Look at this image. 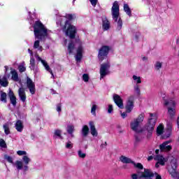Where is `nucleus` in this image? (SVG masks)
Returning <instances> with one entry per match:
<instances>
[{
    "label": "nucleus",
    "instance_id": "f257e3e1",
    "mask_svg": "<svg viewBox=\"0 0 179 179\" xmlns=\"http://www.w3.org/2000/svg\"><path fill=\"white\" fill-rule=\"evenodd\" d=\"M76 16L72 14H66L64 17H57V24H62V20H66L64 28L66 29L65 33L70 38H75V34H76V27L70 24L68 21L75 19Z\"/></svg>",
    "mask_w": 179,
    "mask_h": 179
},
{
    "label": "nucleus",
    "instance_id": "f03ea898",
    "mask_svg": "<svg viewBox=\"0 0 179 179\" xmlns=\"http://www.w3.org/2000/svg\"><path fill=\"white\" fill-rule=\"evenodd\" d=\"M35 38L38 40H45L46 37L50 36L51 31L47 29L40 21H37L34 26Z\"/></svg>",
    "mask_w": 179,
    "mask_h": 179
},
{
    "label": "nucleus",
    "instance_id": "7ed1b4c3",
    "mask_svg": "<svg viewBox=\"0 0 179 179\" xmlns=\"http://www.w3.org/2000/svg\"><path fill=\"white\" fill-rule=\"evenodd\" d=\"M82 41L78 38L76 40L75 43L71 42L68 46V51L69 54H72V52H73V50H75V46L78 47L77 54L76 55V60L77 62H79L80 61V59H82L83 54L84 52L83 46L82 45Z\"/></svg>",
    "mask_w": 179,
    "mask_h": 179
},
{
    "label": "nucleus",
    "instance_id": "20e7f679",
    "mask_svg": "<svg viewBox=\"0 0 179 179\" xmlns=\"http://www.w3.org/2000/svg\"><path fill=\"white\" fill-rule=\"evenodd\" d=\"M111 14L113 20L117 23V29L121 30L122 27V20L120 16V4L118 3V1H115L113 3Z\"/></svg>",
    "mask_w": 179,
    "mask_h": 179
},
{
    "label": "nucleus",
    "instance_id": "39448f33",
    "mask_svg": "<svg viewBox=\"0 0 179 179\" xmlns=\"http://www.w3.org/2000/svg\"><path fill=\"white\" fill-rule=\"evenodd\" d=\"M143 120H145V116L143 115H140L137 118L134 119L130 122V127L132 131L139 134V132H142V129L141 128V124L143 122Z\"/></svg>",
    "mask_w": 179,
    "mask_h": 179
},
{
    "label": "nucleus",
    "instance_id": "423d86ee",
    "mask_svg": "<svg viewBox=\"0 0 179 179\" xmlns=\"http://www.w3.org/2000/svg\"><path fill=\"white\" fill-rule=\"evenodd\" d=\"M157 120V116H156V114L150 113V117L145 125V129L148 132H152L153 129H155Z\"/></svg>",
    "mask_w": 179,
    "mask_h": 179
},
{
    "label": "nucleus",
    "instance_id": "0eeeda50",
    "mask_svg": "<svg viewBox=\"0 0 179 179\" xmlns=\"http://www.w3.org/2000/svg\"><path fill=\"white\" fill-rule=\"evenodd\" d=\"M153 177V173L152 171L149 169H145L144 173H138V175L137 174H133L131 176L132 179H138V178H146V179H150Z\"/></svg>",
    "mask_w": 179,
    "mask_h": 179
},
{
    "label": "nucleus",
    "instance_id": "6e6552de",
    "mask_svg": "<svg viewBox=\"0 0 179 179\" xmlns=\"http://www.w3.org/2000/svg\"><path fill=\"white\" fill-rule=\"evenodd\" d=\"M108 69H110V63L107 62L106 64H103L101 65V68H100V79H103V78H105V76H107V75H108V73H110V71H108Z\"/></svg>",
    "mask_w": 179,
    "mask_h": 179
},
{
    "label": "nucleus",
    "instance_id": "1a4fd4ad",
    "mask_svg": "<svg viewBox=\"0 0 179 179\" xmlns=\"http://www.w3.org/2000/svg\"><path fill=\"white\" fill-rule=\"evenodd\" d=\"M171 143V141H167L159 145L161 152H170L173 149Z\"/></svg>",
    "mask_w": 179,
    "mask_h": 179
},
{
    "label": "nucleus",
    "instance_id": "9d476101",
    "mask_svg": "<svg viewBox=\"0 0 179 179\" xmlns=\"http://www.w3.org/2000/svg\"><path fill=\"white\" fill-rule=\"evenodd\" d=\"M110 50V48L108 46H103L99 52V59L101 61H103L104 59V57H107V54H108V51Z\"/></svg>",
    "mask_w": 179,
    "mask_h": 179
},
{
    "label": "nucleus",
    "instance_id": "9b49d317",
    "mask_svg": "<svg viewBox=\"0 0 179 179\" xmlns=\"http://www.w3.org/2000/svg\"><path fill=\"white\" fill-rule=\"evenodd\" d=\"M5 75L4 76L1 78L0 77V85L1 86H3V87H6V86H8V85H9V83L8 82V78H10V75H8L6 74V72H8V66H5Z\"/></svg>",
    "mask_w": 179,
    "mask_h": 179
},
{
    "label": "nucleus",
    "instance_id": "f8f14e48",
    "mask_svg": "<svg viewBox=\"0 0 179 179\" xmlns=\"http://www.w3.org/2000/svg\"><path fill=\"white\" fill-rule=\"evenodd\" d=\"M134 100H135V97L134 96H130L128 98L127 105H126L127 113H131V111L134 110Z\"/></svg>",
    "mask_w": 179,
    "mask_h": 179
},
{
    "label": "nucleus",
    "instance_id": "ddd939ff",
    "mask_svg": "<svg viewBox=\"0 0 179 179\" xmlns=\"http://www.w3.org/2000/svg\"><path fill=\"white\" fill-rule=\"evenodd\" d=\"M35 57L38 61H41V62L42 65H43L46 71H48V72H49L52 75V78H54V73H52V71L50 68V66H48V64L47 63V62H45V60H43L41 59V57H39L38 55H36Z\"/></svg>",
    "mask_w": 179,
    "mask_h": 179
},
{
    "label": "nucleus",
    "instance_id": "4468645a",
    "mask_svg": "<svg viewBox=\"0 0 179 179\" xmlns=\"http://www.w3.org/2000/svg\"><path fill=\"white\" fill-rule=\"evenodd\" d=\"M27 85L31 94H34L36 93V85L29 77L27 78Z\"/></svg>",
    "mask_w": 179,
    "mask_h": 179
},
{
    "label": "nucleus",
    "instance_id": "2eb2a0df",
    "mask_svg": "<svg viewBox=\"0 0 179 179\" xmlns=\"http://www.w3.org/2000/svg\"><path fill=\"white\" fill-rule=\"evenodd\" d=\"M170 176L173 175V173L177 172V159H173L171 161V166L168 168Z\"/></svg>",
    "mask_w": 179,
    "mask_h": 179
},
{
    "label": "nucleus",
    "instance_id": "dca6fc26",
    "mask_svg": "<svg viewBox=\"0 0 179 179\" xmlns=\"http://www.w3.org/2000/svg\"><path fill=\"white\" fill-rule=\"evenodd\" d=\"M28 52L30 54V66L29 68L31 71L34 72H37V67L36 66V62L34 60V57H33V51L31 50L28 49Z\"/></svg>",
    "mask_w": 179,
    "mask_h": 179
},
{
    "label": "nucleus",
    "instance_id": "f3484780",
    "mask_svg": "<svg viewBox=\"0 0 179 179\" xmlns=\"http://www.w3.org/2000/svg\"><path fill=\"white\" fill-rule=\"evenodd\" d=\"M113 100L115 104L119 107V108H124V103L122 101V98L118 94L113 95Z\"/></svg>",
    "mask_w": 179,
    "mask_h": 179
},
{
    "label": "nucleus",
    "instance_id": "a211bd4d",
    "mask_svg": "<svg viewBox=\"0 0 179 179\" xmlns=\"http://www.w3.org/2000/svg\"><path fill=\"white\" fill-rule=\"evenodd\" d=\"M154 159L155 160L158 162L161 166H164V164L169 160L168 158H164L163 155H157Z\"/></svg>",
    "mask_w": 179,
    "mask_h": 179
},
{
    "label": "nucleus",
    "instance_id": "6ab92c4d",
    "mask_svg": "<svg viewBox=\"0 0 179 179\" xmlns=\"http://www.w3.org/2000/svg\"><path fill=\"white\" fill-rule=\"evenodd\" d=\"M91 134L92 136H97L99 135V133L97 132V130L96 129V126H94V122L90 121L89 122Z\"/></svg>",
    "mask_w": 179,
    "mask_h": 179
},
{
    "label": "nucleus",
    "instance_id": "aec40b11",
    "mask_svg": "<svg viewBox=\"0 0 179 179\" xmlns=\"http://www.w3.org/2000/svg\"><path fill=\"white\" fill-rule=\"evenodd\" d=\"M18 96L22 103L26 101V92H24V88L21 87L18 90Z\"/></svg>",
    "mask_w": 179,
    "mask_h": 179
},
{
    "label": "nucleus",
    "instance_id": "412c9836",
    "mask_svg": "<svg viewBox=\"0 0 179 179\" xmlns=\"http://www.w3.org/2000/svg\"><path fill=\"white\" fill-rule=\"evenodd\" d=\"M22 163H24V171H27L29 170V166H27V165L31 162V159H30L27 155H24L22 157Z\"/></svg>",
    "mask_w": 179,
    "mask_h": 179
},
{
    "label": "nucleus",
    "instance_id": "4be33fe9",
    "mask_svg": "<svg viewBox=\"0 0 179 179\" xmlns=\"http://www.w3.org/2000/svg\"><path fill=\"white\" fill-rule=\"evenodd\" d=\"M8 97H10V101L13 106H16V96H15V94L13 93V91L12 90H9L8 92Z\"/></svg>",
    "mask_w": 179,
    "mask_h": 179
},
{
    "label": "nucleus",
    "instance_id": "5701e85b",
    "mask_svg": "<svg viewBox=\"0 0 179 179\" xmlns=\"http://www.w3.org/2000/svg\"><path fill=\"white\" fill-rule=\"evenodd\" d=\"M10 75L12 80H14V82H19V74H17L16 70L10 69Z\"/></svg>",
    "mask_w": 179,
    "mask_h": 179
},
{
    "label": "nucleus",
    "instance_id": "b1692460",
    "mask_svg": "<svg viewBox=\"0 0 179 179\" xmlns=\"http://www.w3.org/2000/svg\"><path fill=\"white\" fill-rule=\"evenodd\" d=\"M13 164L15 166L17 170H24V165H23V162L17 160Z\"/></svg>",
    "mask_w": 179,
    "mask_h": 179
},
{
    "label": "nucleus",
    "instance_id": "393cba45",
    "mask_svg": "<svg viewBox=\"0 0 179 179\" xmlns=\"http://www.w3.org/2000/svg\"><path fill=\"white\" fill-rule=\"evenodd\" d=\"M15 129L17 132H22L23 131V122L20 120L17 121L15 123Z\"/></svg>",
    "mask_w": 179,
    "mask_h": 179
},
{
    "label": "nucleus",
    "instance_id": "a878e982",
    "mask_svg": "<svg viewBox=\"0 0 179 179\" xmlns=\"http://www.w3.org/2000/svg\"><path fill=\"white\" fill-rule=\"evenodd\" d=\"M66 131L69 135H71V138H73V132H75V127L73 125H68L66 128Z\"/></svg>",
    "mask_w": 179,
    "mask_h": 179
},
{
    "label": "nucleus",
    "instance_id": "bb28decb",
    "mask_svg": "<svg viewBox=\"0 0 179 179\" xmlns=\"http://www.w3.org/2000/svg\"><path fill=\"white\" fill-rule=\"evenodd\" d=\"M120 162H122V163H125V164H128V163H134V162H132V160L124 155H122L120 158Z\"/></svg>",
    "mask_w": 179,
    "mask_h": 179
},
{
    "label": "nucleus",
    "instance_id": "cd10ccee",
    "mask_svg": "<svg viewBox=\"0 0 179 179\" xmlns=\"http://www.w3.org/2000/svg\"><path fill=\"white\" fill-rule=\"evenodd\" d=\"M168 115H169L171 118H173V117L176 115V108L168 107Z\"/></svg>",
    "mask_w": 179,
    "mask_h": 179
},
{
    "label": "nucleus",
    "instance_id": "c85d7f7f",
    "mask_svg": "<svg viewBox=\"0 0 179 179\" xmlns=\"http://www.w3.org/2000/svg\"><path fill=\"white\" fill-rule=\"evenodd\" d=\"M163 103L164 106H169L170 104V101H169V96L166 95V94H163L162 95Z\"/></svg>",
    "mask_w": 179,
    "mask_h": 179
},
{
    "label": "nucleus",
    "instance_id": "c756f323",
    "mask_svg": "<svg viewBox=\"0 0 179 179\" xmlns=\"http://www.w3.org/2000/svg\"><path fill=\"white\" fill-rule=\"evenodd\" d=\"M164 132V126L163 124H160L157 128V135H162Z\"/></svg>",
    "mask_w": 179,
    "mask_h": 179
},
{
    "label": "nucleus",
    "instance_id": "7c9ffc66",
    "mask_svg": "<svg viewBox=\"0 0 179 179\" xmlns=\"http://www.w3.org/2000/svg\"><path fill=\"white\" fill-rule=\"evenodd\" d=\"M34 48H36L38 51H43V46L40 45V41L37 40L34 42Z\"/></svg>",
    "mask_w": 179,
    "mask_h": 179
},
{
    "label": "nucleus",
    "instance_id": "2f4dec72",
    "mask_svg": "<svg viewBox=\"0 0 179 179\" xmlns=\"http://www.w3.org/2000/svg\"><path fill=\"white\" fill-rule=\"evenodd\" d=\"M103 30H108L110 29V22L107 19L103 20Z\"/></svg>",
    "mask_w": 179,
    "mask_h": 179
},
{
    "label": "nucleus",
    "instance_id": "473e14b6",
    "mask_svg": "<svg viewBox=\"0 0 179 179\" xmlns=\"http://www.w3.org/2000/svg\"><path fill=\"white\" fill-rule=\"evenodd\" d=\"M6 93L1 91L0 92V101H2V103H6L7 100H6Z\"/></svg>",
    "mask_w": 179,
    "mask_h": 179
},
{
    "label": "nucleus",
    "instance_id": "72a5a7b5",
    "mask_svg": "<svg viewBox=\"0 0 179 179\" xmlns=\"http://www.w3.org/2000/svg\"><path fill=\"white\" fill-rule=\"evenodd\" d=\"M82 134L83 136H87L89 134V127L87 125H85L82 129Z\"/></svg>",
    "mask_w": 179,
    "mask_h": 179
},
{
    "label": "nucleus",
    "instance_id": "f704fd0d",
    "mask_svg": "<svg viewBox=\"0 0 179 179\" xmlns=\"http://www.w3.org/2000/svg\"><path fill=\"white\" fill-rule=\"evenodd\" d=\"M133 80L134 82V83H142V79L141 78L140 76H137L136 75L133 76Z\"/></svg>",
    "mask_w": 179,
    "mask_h": 179
},
{
    "label": "nucleus",
    "instance_id": "c9c22d12",
    "mask_svg": "<svg viewBox=\"0 0 179 179\" xmlns=\"http://www.w3.org/2000/svg\"><path fill=\"white\" fill-rule=\"evenodd\" d=\"M3 129L6 135H9V134H10V131L9 130V123H6L3 125Z\"/></svg>",
    "mask_w": 179,
    "mask_h": 179
},
{
    "label": "nucleus",
    "instance_id": "e433bc0d",
    "mask_svg": "<svg viewBox=\"0 0 179 179\" xmlns=\"http://www.w3.org/2000/svg\"><path fill=\"white\" fill-rule=\"evenodd\" d=\"M124 10L126 12L127 15L131 16V8H129L128 4H124Z\"/></svg>",
    "mask_w": 179,
    "mask_h": 179
},
{
    "label": "nucleus",
    "instance_id": "4c0bfd02",
    "mask_svg": "<svg viewBox=\"0 0 179 179\" xmlns=\"http://www.w3.org/2000/svg\"><path fill=\"white\" fill-rule=\"evenodd\" d=\"M65 148L66 149H73V144L72 143V141H68L65 143Z\"/></svg>",
    "mask_w": 179,
    "mask_h": 179
},
{
    "label": "nucleus",
    "instance_id": "58836bf2",
    "mask_svg": "<svg viewBox=\"0 0 179 179\" xmlns=\"http://www.w3.org/2000/svg\"><path fill=\"white\" fill-rule=\"evenodd\" d=\"M78 155L80 159H85V157H86V153L83 152L82 150L78 151Z\"/></svg>",
    "mask_w": 179,
    "mask_h": 179
},
{
    "label": "nucleus",
    "instance_id": "ea45409f",
    "mask_svg": "<svg viewBox=\"0 0 179 179\" xmlns=\"http://www.w3.org/2000/svg\"><path fill=\"white\" fill-rule=\"evenodd\" d=\"M62 134V131H61L60 129H56L55 131V136H58V138H60V139H62V136H61Z\"/></svg>",
    "mask_w": 179,
    "mask_h": 179
},
{
    "label": "nucleus",
    "instance_id": "a19ab883",
    "mask_svg": "<svg viewBox=\"0 0 179 179\" xmlns=\"http://www.w3.org/2000/svg\"><path fill=\"white\" fill-rule=\"evenodd\" d=\"M96 110H97V105L96 104H92V107L91 108V113L92 115H96Z\"/></svg>",
    "mask_w": 179,
    "mask_h": 179
},
{
    "label": "nucleus",
    "instance_id": "79ce46f5",
    "mask_svg": "<svg viewBox=\"0 0 179 179\" xmlns=\"http://www.w3.org/2000/svg\"><path fill=\"white\" fill-rule=\"evenodd\" d=\"M163 65V63L160 62H157L155 64V69L157 71H159V69H161L162 66Z\"/></svg>",
    "mask_w": 179,
    "mask_h": 179
},
{
    "label": "nucleus",
    "instance_id": "37998d69",
    "mask_svg": "<svg viewBox=\"0 0 179 179\" xmlns=\"http://www.w3.org/2000/svg\"><path fill=\"white\" fill-rule=\"evenodd\" d=\"M4 159H5V160H7V162H8V163L13 164V158L12 157L6 155H4Z\"/></svg>",
    "mask_w": 179,
    "mask_h": 179
},
{
    "label": "nucleus",
    "instance_id": "c03bdc74",
    "mask_svg": "<svg viewBox=\"0 0 179 179\" xmlns=\"http://www.w3.org/2000/svg\"><path fill=\"white\" fill-rule=\"evenodd\" d=\"M132 164H134V167H136V169H139L140 170L143 169V165H142V164L135 163V162H133Z\"/></svg>",
    "mask_w": 179,
    "mask_h": 179
},
{
    "label": "nucleus",
    "instance_id": "a18cd8bd",
    "mask_svg": "<svg viewBox=\"0 0 179 179\" xmlns=\"http://www.w3.org/2000/svg\"><path fill=\"white\" fill-rule=\"evenodd\" d=\"M170 136H171V130L169 129L166 131V134H164L162 138H163V139H167V138H170Z\"/></svg>",
    "mask_w": 179,
    "mask_h": 179
},
{
    "label": "nucleus",
    "instance_id": "49530a36",
    "mask_svg": "<svg viewBox=\"0 0 179 179\" xmlns=\"http://www.w3.org/2000/svg\"><path fill=\"white\" fill-rule=\"evenodd\" d=\"M20 72H24L26 71V66H24V62L18 66Z\"/></svg>",
    "mask_w": 179,
    "mask_h": 179
},
{
    "label": "nucleus",
    "instance_id": "de8ad7c7",
    "mask_svg": "<svg viewBox=\"0 0 179 179\" xmlns=\"http://www.w3.org/2000/svg\"><path fill=\"white\" fill-rule=\"evenodd\" d=\"M17 155H18V156H27V152L23 150H18L17 152Z\"/></svg>",
    "mask_w": 179,
    "mask_h": 179
},
{
    "label": "nucleus",
    "instance_id": "09e8293b",
    "mask_svg": "<svg viewBox=\"0 0 179 179\" xmlns=\"http://www.w3.org/2000/svg\"><path fill=\"white\" fill-rule=\"evenodd\" d=\"M83 80L84 82H89V74L85 73L83 75Z\"/></svg>",
    "mask_w": 179,
    "mask_h": 179
},
{
    "label": "nucleus",
    "instance_id": "8fccbe9b",
    "mask_svg": "<svg viewBox=\"0 0 179 179\" xmlns=\"http://www.w3.org/2000/svg\"><path fill=\"white\" fill-rule=\"evenodd\" d=\"M0 147L1 148H6V143L3 139L0 140Z\"/></svg>",
    "mask_w": 179,
    "mask_h": 179
},
{
    "label": "nucleus",
    "instance_id": "3c124183",
    "mask_svg": "<svg viewBox=\"0 0 179 179\" xmlns=\"http://www.w3.org/2000/svg\"><path fill=\"white\" fill-rule=\"evenodd\" d=\"M113 110L114 109L113 108V105H108V114H111V113H113Z\"/></svg>",
    "mask_w": 179,
    "mask_h": 179
},
{
    "label": "nucleus",
    "instance_id": "603ef678",
    "mask_svg": "<svg viewBox=\"0 0 179 179\" xmlns=\"http://www.w3.org/2000/svg\"><path fill=\"white\" fill-rule=\"evenodd\" d=\"M134 90H135V92H136V93L137 94H141V90L139 89V86L136 85V86L134 87Z\"/></svg>",
    "mask_w": 179,
    "mask_h": 179
},
{
    "label": "nucleus",
    "instance_id": "864d4df0",
    "mask_svg": "<svg viewBox=\"0 0 179 179\" xmlns=\"http://www.w3.org/2000/svg\"><path fill=\"white\" fill-rule=\"evenodd\" d=\"M90 1L91 2L92 6H96V5H97V0H90Z\"/></svg>",
    "mask_w": 179,
    "mask_h": 179
},
{
    "label": "nucleus",
    "instance_id": "5fc2aeb1",
    "mask_svg": "<svg viewBox=\"0 0 179 179\" xmlns=\"http://www.w3.org/2000/svg\"><path fill=\"white\" fill-rule=\"evenodd\" d=\"M136 141L137 142H139V141H142V136H138V135H136Z\"/></svg>",
    "mask_w": 179,
    "mask_h": 179
},
{
    "label": "nucleus",
    "instance_id": "6e6d98bb",
    "mask_svg": "<svg viewBox=\"0 0 179 179\" xmlns=\"http://www.w3.org/2000/svg\"><path fill=\"white\" fill-rule=\"evenodd\" d=\"M57 111L58 112V113H61V105H57Z\"/></svg>",
    "mask_w": 179,
    "mask_h": 179
},
{
    "label": "nucleus",
    "instance_id": "4d7b16f0",
    "mask_svg": "<svg viewBox=\"0 0 179 179\" xmlns=\"http://www.w3.org/2000/svg\"><path fill=\"white\" fill-rule=\"evenodd\" d=\"M121 115L123 118H126V117H127L128 115L127 114V113L124 112L121 114Z\"/></svg>",
    "mask_w": 179,
    "mask_h": 179
},
{
    "label": "nucleus",
    "instance_id": "13d9d810",
    "mask_svg": "<svg viewBox=\"0 0 179 179\" xmlns=\"http://www.w3.org/2000/svg\"><path fill=\"white\" fill-rule=\"evenodd\" d=\"M159 166H160V162H157L156 163V164H155V167L157 168V169H158V167H159Z\"/></svg>",
    "mask_w": 179,
    "mask_h": 179
},
{
    "label": "nucleus",
    "instance_id": "bf43d9fd",
    "mask_svg": "<svg viewBox=\"0 0 179 179\" xmlns=\"http://www.w3.org/2000/svg\"><path fill=\"white\" fill-rule=\"evenodd\" d=\"M152 159H153V157H152V156H150L148 158V162H150V160H152Z\"/></svg>",
    "mask_w": 179,
    "mask_h": 179
},
{
    "label": "nucleus",
    "instance_id": "052dcab7",
    "mask_svg": "<svg viewBox=\"0 0 179 179\" xmlns=\"http://www.w3.org/2000/svg\"><path fill=\"white\" fill-rule=\"evenodd\" d=\"M155 179H162V176H160L159 175H157Z\"/></svg>",
    "mask_w": 179,
    "mask_h": 179
},
{
    "label": "nucleus",
    "instance_id": "680f3d73",
    "mask_svg": "<svg viewBox=\"0 0 179 179\" xmlns=\"http://www.w3.org/2000/svg\"><path fill=\"white\" fill-rule=\"evenodd\" d=\"M160 152V150H155V153H156V155H159V152Z\"/></svg>",
    "mask_w": 179,
    "mask_h": 179
},
{
    "label": "nucleus",
    "instance_id": "e2e57ef3",
    "mask_svg": "<svg viewBox=\"0 0 179 179\" xmlns=\"http://www.w3.org/2000/svg\"><path fill=\"white\" fill-rule=\"evenodd\" d=\"M146 59H148V57H143V61H146Z\"/></svg>",
    "mask_w": 179,
    "mask_h": 179
},
{
    "label": "nucleus",
    "instance_id": "0e129e2a",
    "mask_svg": "<svg viewBox=\"0 0 179 179\" xmlns=\"http://www.w3.org/2000/svg\"><path fill=\"white\" fill-rule=\"evenodd\" d=\"M173 107H176V101H173Z\"/></svg>",
    "mask_w": 179,
    "mask_h": 179
},
{
    "label": "nucleus",
    "instance_id": "69168bd1",
    "mask_svg": "<svg viewBox=\"0 0 179 179\" xmlns=\"http://www.w3.org/2000/svg\"><path fill=\"white\" fill-rule=\"evenodd\" d=\"M75 1H76V0H73V2H75Z\"/></svg>",
    "mask_w": 179,
    "mask_h": 179
},
{
    "label": "nucleus",
    "instance_id": "338daca9",
    "mask_svg": "<svg viewBox=\"0 0 179 179\" xmlns=\"http://www.w3.org/2000/svg\"><path fill=\"white\" fill-rule=\"evenodd\" d=\"M178 55H179V50H178Z\"/></svg>",
    "mask_w": 179,
    "mask_h": 179
},
{
    "label": "nucleus",
    "instance_id": "774afa93",
    "mask_svg": "<svg viewBox=\"0 0 179 179\" xmlns=\"http://www.w3.org/2000/svg\"><path fill=\"white\" fill-rule=\"evenodd\" d=\"M138 36H139V34H138Z\"/></svg>",
    "mask_w": 179,
    "mask_h": 179
}]
</instances>
